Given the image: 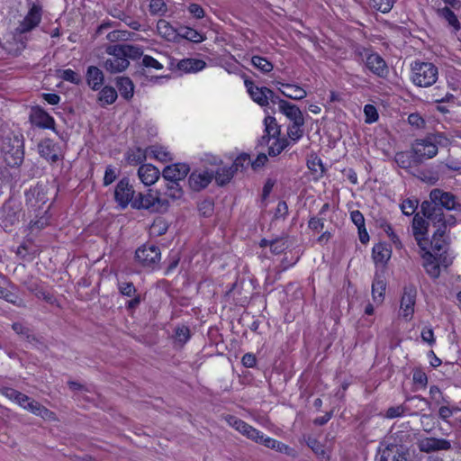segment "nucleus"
I'll use <instances>...</instances> for the list:
<instances>
[{
	"label": "nucleus",
	"mask_w": 461,
	"mask_h": 461,
	"mask_svg": "<svg viewBox=\"0 0 461 461\" xmlns=\"http://www.w3.org/2000/svg\"><path fill=\"white\" fill-rule=\"evenodd\" d=\"M427 228L428 222L422 216H420L419 213H416L412 220V232L419 247L424 251L426 250L424 236L427 233Z\"/></svg>",
	"instance_id": "nucleus-21"
},
{
	"label": "nucleus",
	"mask_w": 461,
	"mask_h": 461,
	"mask_svg": "<svg viewBox=\"0 0 461 461\" xmlns=\"http://www.w3.org/2000/svg\"><path fill=\"white\" fill-rule=\"evenodd\" d=\"M159 35L167 41H174L178 36L179 29L174 28L167 21L160 19L157 23Z\"/></svg>",
	"instance_id": "nucleus-35"
},
{
	"label": "nucleus",
	"mask_w": 461,
	"mask_h": 461,
	"mask_svg": "<svg viewBox=\"0 0 461 461\" xmlns=\"http://www.w3.org/2000/svg\"><path fill=\"white\" fill-rule=\"evenodd\" d=\"M418 447L421 452L431 453L439 450H448L451 448V443L445 438H425L419 441Z\"/></svg>",
	"instance_id": "nucleus-16"
},
{
	"label": "nucleus",
	"mask_w": 461,
	"mask_h": 461,
	"mask_svg": "<svg viewBox=\"0 0 461 461\" xmlns=\"http://www.w3.org/2000/svg\"><path fill=\"white\" fill-rule=\"evenodd\" d=\"M2 393L9 400L14 401V402L19 404L22 408H23V406H25V403L29 400V396H27L24 393H22L21 392H19L15 389L10 388V387L3 388Z\"/></svg>",
	"instance_id": "nucleus-37"
},
{
	"label": "nucleus",
	"mask_w": 461,
	"mask_h": 461,
	"mask_svg": "<svg viewBox=\"0 0 461 461\" xmlns=\"http://www.w3.org/2000/svg\"><path fill=\"white\" fill-rule=\"evenodd\" d=\"M178 36L193 42H202L204 40V37L200 32L188 27L179 28Z\"/></svg>",
	"instance_id": "nucleus-45"
},
{
	"label": "nucleus",
	"mask_w": 461,
	"mask_h": 461,
	"mask_svg": "<svg viewBox=\"0 0 461 461\" xmlns=\"http://www.w3.org/2000/svg\"><path fill=\"white\" fill-rule=\"evenodd\" d=\"M206 67L205 61L198 59H185L178 62L177 68L185 73H194Z\"/></svg>",
	"instance_id": "nucleus-31"
},
{
	"label": "nucleus",
	"mask_w": 461,
	"mask_h": 461,
	"mask_svg": "<svg viewBox=\"0 0 461 461\" xmlns=\"http://www.w3.org/2000/svg\"><path fill=\"white\" fill-rule=\"evenodd\" d=\"M32 122L33 124L43 129H54L55 121L42 109H37L32 115Z\"/></svg>",
	"instance_id": "nucleus-28"
},
{
	"label": "nucleus",
	"mask_w": 461,
	"mask_h": 461,
	"mask_svg": "<svg viewBox=\"0 0 461 461\" xmlns=\"http://www.w3.org/2000/svg\"><path fill=\"white\" fill-rule=\"evenodd\" d=\"M190 171V167L185 163H176L166 167L162 171V176L168 182H179L185 179Z\"/></svg>",
	"instance_id": "nucleus-17"
},
{
	"label": "nucleus",
	"mask_w": 461,
	"mask_h": 461,
	"mask_svg": "<svg viewBox=\"0 0 461 461\" xmlns=\"http://www.w3.org/2000/svg\"><path fill=\"white\" fill-rule=\"evenodd\" d=\"M416 295L417 290L414 285L404 286L400 309L402 316L406 320H411L413 315Z\"/></svg>",
	"instance_id": "nucleus-13"
},
{
	"label": "nucleus",
	"mask_w": 461,
	"mask_h": 461,
	"mask_svg": "<svg viewBox=\"0 0 461 461\" xmlns=\"http://www.w3.org/2000/svg\"><path fill=\"white\" fill-rule=\"evenodd\" d=\"M437 14L447 23L451 32L456 33L461 29V24L457 16L448 6L438 8L437 10Z\"/></svg>",
	"instance_id": "nucleus-24"
},
{
	"label": "nucleus",
	"mask_w": 461,
	"mask_h": 461,
	"mask_svg": "<svg viewBox=\"0 0 461 461\" xmlns=\"http://www.w3.org/2000/svg\"><path fill=\"white\" fill-rule=\"evenodd\" d=\"M214 173L212 171H194L191 173L188 182L192 190L200 191L205 188L212 180Z\"/></svg>",
	"instance_id": "nucleus-20"
},
{
	"label": "nucleus",
	"mask_w": 461,
	"mask_h": 461,
	"mask_svg": "<svg viewBox=\"0 0 461 461\" xmlns=\"http://www.w3.org/2000/svg\"><path fill=\"white\" fill-rule=\"evenodd\" d=\"M1 152L9 167H19L24 159V140L19 131L12 130L8 124H0Z\"/></svg>",
	"instance_id": "nucleus-1"
},
{
	"label": "nucleus",
	"mask_w": 461,
	"mask_h": 461,
	"mask_svg": "<svg viewBox=\"0 0 461 461\" xmlns=\"http://www.w3.org/2000/svg\"><path fill=\"white\" fill-rule=\"evenodd\" d=\"M213 207L212 199H204L198 204L199 212L204 217H210L213 213Z\"/></svg>",
	"instance_id": "nucleus-57"
},
{
	"label": "nucleus",
	"mask_w": 461,
	"mask_h": 461,
	"mask_svg": "<svg viewBox=\"0 0 461 461\" xmlns=\"http://www.w3.org/2000/svg\"><path fill=\"white\" fill-rule=\"evenodd\" d=\"M23 409L44 420H56V415L53 411H50L45 406L41 405L39 402L32 400L30 397L28 402L25 403V406H23Z\"/></svg>",
	"instance_id": "nucleus-22"
},
{
	"label": "nucleus",
	"mask_w": 461,
	"mask_h": 461,
	"mask_svg": "<svg viewBox=\"0 0 461 461\" xmlns=\"http://www.w3.org/2000/svg\"><path fill=\"white\" fill-rule=\"evenodd\" d=\"M21 209L18 204L8 202L0 209V226L5 231H11L12 228L20 221Z\"/></svg>",
	"instance_id": "nucleus-7"
},
{
	"label": "nucleus",
	"mask_w": 461,
	"mask_h": 461,
	"mask_svg": "<svg viewBox=\"0 0 461 461\" xmlns=\"http://www.w3.org/2000/svg\"><path fill=\"white\" fill-rule=\"evenodd\" d=\"M115 45H109L106 48V53L111 56L104 62V68L110 73L115 74L125 70L130 62L123 56L119 55L117 51H113Z\"/></svg>",
	"instance_id": "nucleus-12"
},
{
	"label": "nucleus",
	"mask_w": 461,
	"mask_h": 461,
	"mask_svg": "<svg viewBox=\"0 0 461 461\" xmlns=\"http://www.w3.org/2000/svg\"><path fill=\"white\" fill-rule=\"evenodd\" d=\"M279 111L285 114L292 122L304 120L303 114L300 108L292 103L283 102Z\"/></svg>",
	"instance_id": "nucleus-32"
},
{
	"label": "nucleus",
	"mask_w": 461,
	"mask_h": 461,
	"mask_svg": "<svg viewBox=\"0 0 461 461\" xmlns=\"http://www.w3.org/2000/svg\"><path fill=\"white\" fill-rule=\"evenodd\" d=\"M226 420L230 427L234 428L248 438L258 440L259 438V430L246 423L244 420L235 416H229Z\"/></svg>",
	"instance_id": "nucleus-18"
},
{
	"label": "nucleus",
	"mask_w": 461,
	"mask_h": 461,
	"mask_svg": "<svg viewBox=\"0 0 461 461\" xmlns=\"http://www.w3.org/2000/svg\"><path fill=\"white\" fill-rule=\"evenodd\" d=\"M414 165L418 166L424 160L432 158L438 154V147L428 140H416L411 146Z\"/></svg>",
	"instance_id": "nucleus-6"
},
{
	"label": "nucleus",
	"mask_w": 461,
	"mask_h": 461,
	"mask_svg": "<svg viewBox=\"0 0 461 461\" xmlns=\"http://www.w3.org/2000/svg\"><path fill=\"white\" fill-rule=\"evenodd\" d=\"M265 133L273 139L280 135V128L277 125L276 120L273 116H267L264 120Z\"/></svg>",
	"instance_id": "nucleus-42"
},
{
	"label": "nucleus",
	"mask_w": 461,
	"mask_h": 461,
	"mask_svg": "<svg viewBox=\"0 0 461 461\" xmlns=\"http://www.w3.org/2000/svg\"><path fill=\"white\" fill-rule=\"evenodd\" d=\"M411 441V434L407 431H397L386 438L377 450L378 461H409L410 448L407 442Z\"/></svg>",
	"instance_id": "nucleus-2"
},
{
	"label": "nucleus",
	"mask_w": 461,
	"mask_h": 461,
	"mask_svg": "<svg viewBox=\"0 0 461 461\" xmlns=\"http://www.w3.org/2000/svg\"><path fill=\"white\" fill-rule=\"evenodd\" d=\"M190 338V330L185 327H177L176 329V339L181 343L185 344Z\"/></svg>",
	"instance_id": "nucleus-64"
},
{
	"label": "nucleus",
	"mask_w": 461,
	"mask_h": 461,
	"mask_svg": "<svg viewBox=\"0 0 461 461\" xmlns=\"http://www.w3.org/2000/svg\"><path fill=\"white\" fill-rule=\"evenodd\" d=\"M277 84L284 87V89L278 88V90L287 98L302 100L307 95L306 91L299 86L281 82H277Z\"/></svg>",
	"instance_id": "nucleus-27"
},
{
	"label": "nucleus",
	"mask_w": 461,
	"mask_h": 461,
	"mask_svg": "<svg viewBox=\"0 0 461 461\" xmlns=\"http://www.w3.org/2000/svg\"><path fill=\"white\" fill-rule=\"evenodd\" d=\"M214 173V177L219 185H224L230 181L234 176L233 167H219Z\"/></svg>",
	"instance_id": "nucleus-39"
},
{
	"label": "nucleus",
	"mask_w": 461,
	"mask_h": 461,
	"mask_svg": "<svg viewBox=\"0 0 461 461\" xmlns=\"http://www.w3.org/2000/svg\"><path fill=\"white\" fill-rule=\"evenodd\" d=\"M159 170L151 164L141 165L138 169V176L145 185H151L159 177Z\"/></svg>",
	"instance_id": "nucleus-23"
},
{
	"label": "nucleus",
	"mask_w": 461,
	"mask_h": 461,
	"mask_svg": "<svg viewBox=\"0 0 461 461\" xmlns=\"http://www.w3.org/2000/svg\"><path fill=\"white\" fill-rule=\"evenodd\" d=\"M307 167L312 173L318 174L319 176H322L325 172L323 163L321 159L317 156H312L310 159H308Z\"/></svg>",
	"instance_id": "nucleus-52"
},
{
	"label": "nucleus",
	"mask_w": 461,
	"mask_h": 461,
	"mask_svg": "<svg viewBox=\"0 0 461 461\" xmlns=\"http://www.w3.org/2000/svg\"><path fill=\"white\" fill-rule=\"evenodd\" d=\"M391 256L390 250L382 245L375 246L373 249V258L375 263H385Z\"/></svg>",
	"instance_id": "nucleus-51"
},
{
	"label": "nucleus",
	"mask_w": 461,
	"mask_h": 461,
	"mask_svg": "<svg viewBox=\"0 0 461 461\" xmlns=\"http://www.w3.org/2000/svg\"><path fill=\"white\" fill-rule=\"evenodd\" d=\"M42 17V8L41 5L32 3L30 7L27 14L24 16L23 21L20 22L19 25L16 28V32L19 34H23L32 31L36 28Z\"/></svg>",
	"instance_id": "nucleus-9"
},
{
	"label": "nucleus",
	"mask_w": 461,
	"mask_h": 461,
	"mask_svg": "<svg viewBox=\"0 0 461 461\" xmlns=\"http://www.w3.org/2000/svg\"><path fill=\"white\" fill-rule=\"evenodd\" d=\"M307 445L312 449L318 457L321 459V461H328L330 459L329 454L317 439L310 438L307 441Z\"/></svg>",
	"instance_id": "nucleus-47"
},
{
	"label": "nucleus",
	"mask_w": 461,
	"mask_h": 461,
	"mask_svg": "<svg viewBox=\"0 0 461 461\" xmlns=\"http://www.w3.org/2000/svg\"><path fill=\"white\" fill-rule=\"evenodd\" d=\"M364 113L366 116L365 122L366 123H373L378 120V113L373 104H366Z\"/></svg>",
	"instance_id": "nucleus-60"
},
{
	"label": "nucleus",
	"mask_w": 461,
	"mask_h": 461,
	"mask_svg": "<svg viewBox=\"0 0 461 461\" xmlns=\"http://www.w3.org/2000/svg\"><path fill=\"white\" fill-rule=\"evenodd\" d=\"M422 266L426 273L432 278H438L440 275V267L437 260V256L433 255L430 251H425L422 255Z\"/></svg>",
	"instance_id": "nucleus-25"
},
{
	"label": "nucleus",
	"mask_w": 461,
	"mask_h": 461,
	"mask_svg": "<svg viewBox=\"0 0 461 461\" xmlns=\"http://www.w3.org/2000/svg\"><path fill=\"white\" fill-rule=\"evenodd\" d=\"M366 68L374 75L384 78L389 73V68L384 59L377 53H367L365 60Z\"/></svg>",
	"instance_id": "nucleus-14"
},
{
	"label": "nucleus",
	"mask_w": 461,
	"mask_h": 461,
	"mask_svg": "<svg viewBox=\"0 0 461 461\" xmlns=\"http://www.w3.org/2000/svg\"><path fill=\"white\" fill-rule=\"evenodd\" d=\"M250 162V157L249 155L241 154L236 158L230 167H233L234 171L237 172L248 167Z\"/></svg>",
	"instance_id": "nucleus-58"
},
{
	"label": "nucleus",
	"mask_w": 461,
	"mask_h": 461,
	"mask_svg": "<svg viewBox=\"0 0 461 461\" xmlns=\"http://www.w3.org/2000/svg\"><path fill=\"white\" fill-rule=\"evenodd\" d=\"M251 64L263 73H268L274 68L270 61L260 56H253L251 59Z\"/></svg>",
	"instance_id": "nucleus-49"
},
{
	"label": "nucleus",
	"mask_w": 461,
	"mask_h": 461,
	"mask_svg": "<svg viewBox=\"0 0 461 461\" xmlns=\"http://www.w3.org/2000/svg\"><path fill=\"white\" fill-rule=\"evenodd\" d=\"M430 201H424L420 210L424 217L429 221H440L443 220V208L456 210L457 204L456 196L441 189H433L429 194Z\"/></svg>",
	"instance_id": "nucleus-3"
},
{
	"label": "nucleus",
	"mask_w": 461,
	"mask_h": 461,
	"mask_svg": "<svg viewBox=\"0 0 461 461\" xmlns=\"http://www.w3.org/2000/svg\"><path fill=\"white\" fill-rule=\"evenodd\" d=\"M134 194L135 191L128 178H122L117 183L114 190V200L122 209L126 208L129 203L132 205V201L136 197Z\"/></svg>",
	"instance_id": "nucleus-10"
},
{
	"label": "nucleus",
	"mask_w": 461,
	"mask_h": 461,
	"mask_svg": "<svg viewBox=\"0 0 461 461\" xmlns=\"http://www.w3.org/2000/svg\"><path fill=\"white\" fill-rule=\"evenodd\" d=\"M47 194V185L37 184L25 192L26 204L34 211L42 209L49 200Z\"/></svg>",
	"instance_id": "nucleus-8"
},
{
	"label": "nucleus",
	"mask_w": 461,
	"mask_h": 461,
	"mask_svg": "<svg viewBox=\"0 0 461 461\" xmlns=\"http://www.w3.org/2000/svg\"><path fill=\"white\" fill-rule=\"evenodd\" d=\"M410 409L408 406L404 404H400L397 406H392L387 409L385 412V417L387 419H394L402 416L405 412H408Z\"/></svg>",
	"instance_id": "nucleus-55"
},
{
	"label": "nucleus",
	"mask_w": 461,
	"mask_h": 461,
	"mask_svg": "<svg viewBox=\"0 0 461 461\" xmlns=\"http://www.w3.org/2000/svg\"><path fill=\"white\" fill-rule=\"evenodd\" d=\"M418 207V201L406 199L402 202L401 209L405 215H412Z\"/></svg>",
	"instance_id": "nucleus-62"
},
{
	"label": "nucleus",
	"mask_w": 461,
	"mask_h": 461,
	"mask_svg": "<svg viewBox=\"0 0 461 461\" xmlns=\"http://www.w3.org/2000/svg\"><path fill=\"white\" fill-rule=\"evenodd\" d=\"M258 436L259 438H258V440H254L255 442L262 444L265 447L271 449H275L278 452L290 454L291 448L287 445L280 441H277L276 439L272 438L270 437H267L260 431Z\"/></svg>",
	"instance_id": "nucleus-29"
},
{
	"label": "nucleus",
	"mask_w": 461,
	"mask_h": 461,
	"mask_svg": "<svg viewBox=\"0 0 461 461\" xmlns=\"http://www.w3.org/2000/svg\"><path fill=\"white\" fill-rule=\"evenodd\" d=\"M12 329L17 335L26 339L27 342L32 344L38 342V339L26 324L23 322H14L12 324Z\"/></svg>",
	"instance_id": "nucleus-36"
},
{
	"label": "nucleus",
	"mask_w": 461,
	"mask_h": 461,
	"mask_svg": "<svg viewBox=\"0 0 461 461\" xmlns=\"http://www.w3.org/2000/svg\"><path fill=\"white\" fill-rule=\"evenodd\" d=\"M149 12L151 14L163 15L167 12V5L163 0H151Z\"/></svg>",
	"instance_id": "nucleus-59"
},
{
	"label": "nucleus",
	"mask_w": 461,
	"mask_h": 461,
	"mask_svg": "<svg viewBox=\"0 0 461 461\" xmlns=\"http://www.w3.org/2000/svg\"><path fill=\"white\" fill-rule=\"evenodd\" d=\"M160 249L156 245H143L135 251V259L143 267H152L160 260Z\"/></svg>",
	"instance_id": "nucleus-11"
},
{
	"label": "nucleus",
	"mask_w": 461,
	"mask_h": 461,
	"mask_svg": "<svg viewBox=\"0 0 461 461\" xmlns=\"http://www.w3.org/2000/svg\"><path fill=\"white\" fill-rule=\"evenodd\" d=\"M141 64L147 68H154L157 70H161L164 68L162 63L149 55H144L142 57Z\"/></svg>",
	"instance_id": "nucleus-61"
},
{
	"label": "nucleus",
	"mask_w": 461,
	"mask_h": 461,
	"mask_svg": "<svg viewBox=\"0 0 461 461\" xmlns=\"http://www.w3.org/2000/svg\"><path fill=\"white\" fill-rule=\"evenodd\" d=\"M146 158L144 151L140 148L131 149L127 152V161L130 164L137 165Z\"/></svg>",
	"instance_id": "nucleus-53"
},
{
	"label": "nucleus",
	"mask_w": 461,
	"mask_h": 461,
	"mask_svg": "<svg viewBox=\"0 0 461 461\" xmlns=\"http://www.w3.org/2000/svg\"><path fill=\"white\" fill-rule=\"evenodd\" d=\"M118 290L121 294L127 297L135 296L137 294V289L131 282H121L118 284Z\"/></svg>",
	"instance_id": "nucleus-56"
},
{
	"label": "nucleus",
	"mask_w": 461,
	"mask_h": 461,
	"mask_svg": "<svg viewBox=\"0 0 461 461\" xmlns=\"http://www.w3.org/2000/svg\"><path fill=\"white\" fill-rule=\"evenodd\" d=\"M385 282L380 277H375L372 284V295L375 302H382L385 291Z\"/></svg>",
	"instance_id": "nucleus-41"
},
{
	"label": "nucleus",
	"mask_w": 461,
	"mask_h": 461,
	"mask_svg": "<svg viewBox=\"0 0 461 461\" xmlns=\"http://www.w3.org/2000/svg\"><path fill=\"white\" fill-rule=\"evenodd\" d=\"M286 248V241L284 239L280 238L270 241V249L276 255L281 254Z\"/></svg>",
	"instance_id": "nucleus-63"
},
{
	"label": "nucleus",
	"mask_w": 461,
	"mask_h": 461,
	"mask_svg": "<svg viewBox=\"0 0 461 461\" xmlns=\"http://www.w3.org/2000/svg\"><path fill=\"white\" fill-rule=\"evenodd\" d=\"M116 86L121 95L125 100H130L132 98L134 94V85L132 81L129 77H119L116 78Z\"/></svg>",
	"instance_id": "nucleus-34"
},
{
	"label": "nucleus",
	"mask_w": 461,
	"mask_h": 461,
	"mask_svg": "<svg viewBox=\"0 0 461 461\" xmlns=\"http://www.w3.org/2000/svg\"><path fill=\"white\" fill-rule=\"evenodd\" d=\"M155 206L158 210H166L168 207V200L162 197L159 192L149 193L148 194L139 193L132 201V207L136 209H149Z\"/></svg>",
	"instance_id": "nucleus-5"
},
{
	"label": "nucleus",
	"mask_w": 461,
	"mask_h": 461,
	"mask_svg": "<svg viewBox=\"0 0 461 461\" xmlns=\"http://www.w3.org/2000/svg\"><path fill=\"white\" fill-rule=\"evenodd\" d=\"M244 84L255 103L262 107L267 105V94L271 93V89L266 86L258 87L250 79H245Z\"/></svg>",
	"instance_id": "nucleus-19"
},
{
	"label": "nucleus",
	"mask_w": 461,
	"mask_h": 461,
	"mask_svg": "<svg viewBox=\"0 0 461 461\" xmlns=\"http://www.w3.org/2000/svg\"><path fill=\"white\" fill-rule=\"evenodd\" d=\"M38 152L50 163H56L59 160V147L50 139H45L38 144Z\"/></svg>",
	"instance_id": "nucleus-15"
},
{
	"label": "nucleus",
	"mask_w": 461,
	"mask_h": 461,
	"mask_svg": "<svg viewBox=\"0 0 461 461\" xmlns=\"http://www.w3.org/2000/svg\"><path fill=\"white\" fill-rule=\"evenodd\" d=\"M411 79L420 87H429L434 85L438 77V68L430 62L416 60L411 65Z\"/></svg>",
	"instance_id": "nucleus-4"
},
{
	"label": "nucleus",
	"mask_w": 461,
	"mask_h": 461,
	"mask_svg": "<svg viewBox=\"0 0 461 461\" xmlns=\"http://www.w3.org/2000/svg\"><path fill=\"white\" fill-rule=\"evenodd\" d=\"M288 145L289 140L286 138L279 139L276 137L274 142L268 148V155L271 157H276L279 155Z\"/></svg>",
	"instance_id": "nucleus-46"
},
{
	"label": "nucleus",
	"mask_w": 461,
	"mask_h": 461,
	"mask_svg": "<svg viewBox=\"0 0 461 461\" xmlns=\"http://www.w3.org/2000/svg\"><path fill=\"white\" fill-rule=\"evenodd\" d=\"M395 162L402 168H409L415 167L413 161V154L410 152H398L395 155Z\"/></svg>",
	"instance_id": "nucleus-44"
},
{
	"label": "nucleus",
	"mask_w": 461,
	"mask_h": 461,
	"mask_svg": "<svg viewBox=\"0 0 461 461\" xmlns=\"http://www.w3.org/2000/svg\"><path fill=\"white\" fill-rule=\"evenodd\" d=\"M117 92L112 86H104L99 93L98 100L101 102V105L112 104L117 99Z\"/></svg>",
	"instance_id": "nucleus-40"
},
{
	"label": "nucleus",
	"mask_w": 461,
	"mask_h": 461,
	"mask_svg": "<svg viewBox=\"0 0 461 461\" xmlns=\"http://www.w3.org/2000/svg\"><path fill=\"white\" fill-rule=\"evenodd\" d=\"M86 81L93 90H98L104 84V74L95 66H90L86 71Z\"/></svg>",
	"instance_id": "nucleus-30"
},
{
	"label": "nucleus",
	"mask_w": 461,
	"mask_h": 461,
	"mask_svg": "<svg viewBox=\"0 0 461 461\" xmlns=\"http://www.w3.org/2000/svg\"><path fill=\"white\" fill-rule=\"evenodd\" d=\"M394 4V0H368L371 8L380 11L384 14L391 11Z\"/></svg>",
	"instance_id": "nucleus-50"
},
{
	"label": "nucleus",
	"mask_w": 461,
	"mask_h": 461,
	"mask_svg": "<svg viewBox=\"0 0 461 461\" xmlns=\"http://www.w3.org/2000/svg\"><path fill=\"white\" fill-rule=\"evenodd\" d=\"M161 195L168 200V204L170 201L180 199L183 195V190L179 182H169L167 185V190Z\"/></svg>",
	"instance_id": "nucleus-38"
},
{
	"label": "nucleus",
	"mask_w": 461,
	"mask_h": 461,
	"mask_svg": "<svg viewBox=\"0 0 461 461\" xmlns=\"http://www.w3.org/2000/svg\"><path fill=\"white\" fill-rule=\"evenodd\" d=\"M59 77L61 79L75 85H79L81 83V77L70 68L59 71Z\"/></svg>",
	"instance_id": "nucleus-54"
},
{
	"label": "nucleus",
	"mask_w": 461,
	"mask_h": 461,
	"mask_svg": "<svg viewBox=\"0 0 461 461\" xmlns=\"http://www.w3.org/2000/svg\"><path fill=\"white\" fill-rule=\"evenodd\" d=\"M304 124V120L294 122L287 128V135L293 141L299 140L303 135V126Z\"/></svg>",
	"instance_id": "nucleus-43"
},
{
	"label": "nucleus",
	"mask_w": 461,
	"mask_h": 461,
	"mask_svg": "<svg viewBox=\"0 0 461 461\" xmlns=\"http://www.w3.org/2000/svg\"><path fill=\"white\" fill-rule=\"evenodd\" d=\"M445 233L442 227L437 228L431 240L432 254L438 256L439 252L447 250V244L444 239Z\"/></svg>",
	"instance_id": "nucleus-33"
},
{
	"label": "nucleus",
	"mask_w": 461,
	"mask_h": 461,
	"mask_svg": "<svg viewBox=\"0 0 461 461\" xmlns=\"http://www.w3.org/2000/svg\"><path fill=\"white\" fill-rule=\"evenodd\" d=\"M0 298L18 307L24 306L23 301L17 294L2 286H0Z\"/></svg>",
	"instance_id": "nucleus-48"
},
{
	"label": "nucleus",
	"mask_w": 461,
	"mask_h": 461,
	"mask_svg": "<svg viewBox=\"0 0 461 461\" xmlns=\"http://www.w3.org/2000/svg\"><path fill=\"white\" fill-rule=\"evenodd\" d=\"M113 51H117L119 55L123 56L124 59H137L143 56V50L139 46H134L127 43L115 44Z\"/></svg>",
	"instance_id": "nucleus-26"
}]
</instances>
